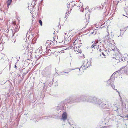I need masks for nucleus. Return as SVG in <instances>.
<instances>
[{
	"label": "nucleus",
	"mask_w": 128,
	"mask_h": 128,
	"mask_svg": "<svg viewBox=\"0 0 128 128\" xmlns=\"http://www.w3.org/2000/svg\"><path fill=\"white\" fill-rule=\"evenodd\" d=\"M111 104L109 103L108 100L103 101L101 105L100 108L102 109H107L110 108Z\"/></svg>",
	"instance_id": "nucleus-1"
},
{
	"label": "nucleus",
	"mask_w": 128,
	"mask_h": 128,
	"mask_svg": "<svg viewBox=\"0 0 128 128\" xmlns=\"http://www.w3.org/2000/svg\"><path fill=\"white\" fill-rule=\"evenodd\" d=\"M78 99H74L73 97H70L66 99H65L64 101L66 103H72L75 102H78L79 100Z\"/></svg>",
	"instance_id": "nucleus-2"
},
{
	"label": "nucleus",
	"mask_w": 128,
	"mask_h": 128,
	"mask_svg": "<svg viewBox=\"0 0 128 128\" xmlns=\"http://www.w3.org/2000/svg\"><path fill=\"white\" fill-rule=\"evenodd\" d=\"M66 102L64 100L60 102L57 106L56 109L58 110H64V108Z\"/></svg>",
	"instance_id": "nucleus-3"
},
{
	"label": "nucleus",
	"mask_w": 128,
	"mask_h": 128,
	"mask_svg": "<svg viewBox=\"0 0 128 128\" xmlns=\"http://www.w3.org/2000/svg\"><path fill=\"white\" fill-rule=\"evenodd\" d=\"M114 78H110L108 81L107 82V83L108 84V86L109 85H110L112 87V88L114 90V88H115L114 86Z\"/></svg>",
	"instance_id": "nucleus-4"
},
{
	"label": "nucleus",
	"mask_w": 128,
	"mask_h": 128,
	"mask_svg": "<svg viewBox=\"0 0 128 128\" xmlns=\"http://www.w3.org/2000/svg\"><path fill=\"white\" fill-rule=\"evenodd\" d=\"M96 98L95 96H90L88 97L87 98V102L95 104Z\"/></svg>",
	"instance_id": "nucleus-5"
},
{
	"label": "nucleus",
	"mask_w": 128,
	"mask_h": 128,
	"mask_svg": "<svg viewBox=\"0 0 128 128\" xmlns=\"http://www.w3.org/2000/svg\"><path fill=\"white\" fill-rule=\"evenodd\" d=\"M88 97L84 95H82L80 96L79 98H76V99H79V101L78 102L80 101L85 102H87V98Z\"/></svg>",
	"instance_id": "nucleus-6"
},
{
	"label": "nucleus",
	"mask_w": 128,
	"mask_h": 128,
	"mask_svg": "<svg viewBox=\"0 0 128 128\" xmlns=\"http://www.w3.org/2000/svg\"><path fill=\"white\" fill-rule=\"evenodd\" d=\"M51 67L50 66H48L44 70V71L45 72H46L47 75H44L45 77L48 76L50 74Z\"/></svg>",
	"instance_id": "nucleus-7"
},
{
	"label": "nucleus",
	"mask_w": 128,
	"mask_h": 128,
	"mask_svg": "<svg viewBox=\"0 0 128 128\" xmlns=\"http://www.w3.org/2000/svg\"><path fill=\"white\" fill-rule=\"evenodd\" d=\"M86 62V63H85V62L83 64L80 68V69H79L80 70L82 69V70H85L87 68H88V66L87 65L88 63V61H87Z\"/></svg>",
	"instance_id": "nucleus-8"
},
{
	"label": "nucleus",
	"mask_w": 128,
	"mask_h": 128,
	"mask_svg": "<svg viewBox=\"0 0 128 128\" xmlns=\"http://www.w3.org/2000/svg\"><path fill=\"white\" fill-rule=\"evenodd\" d=\"M103 102V101L101 99L96 98L95 104L98 105L99 106L100 108L101 105L102 104Z\"/></svg>",
	"instance_id": "nucleus-9"
},
{
	"label": "nucleus",
	"mask_w": 128,
	"mask_h": 128,
	"mask_svg": "<svg viewBox=\"0 0 128 128\" xmlns=\"http://www.w3.org/2000/svg\"><path fill=\"white\" fill-rule=\"evenodd\" d=\"M98 48L99 49L100 52H101V51H102V52L104 51L105 52H107L106 48L104 47V45H102V46H100L98 45Z\"/></svg>",
	"instance_id": "nucleus-10"
},
{
	"label": "nucleus",
	"mask_w": 128,
	"mask_h": 128,
	"mask_svg": "<svg viewBox=\"0 0 128 128\" xmlns=\"http://www.w3.org/2000/svg\"><path fill=\"white\" fill-rule=\"evenodd\" d=\"M67 114L66 112H64L62 115V119L64 120H66L67 118Z\"/></svg>",
	"instance_id": "nucleus-11"
},
{
	"label": "nucleus",
	"mask_w": 128,
	"mask_h": 128,
	"mask_svg": "<svg viewBox=\"0 0 128 128\" xmlns=\"http://www.w3.org/2000/svg\"><path fill=\"white\" fill-rule=\"evenodd\" d=\"M18 29L16 27L12 31V33H13V34L12 36V38H14L13 37L14 34L17 31H18Z\"/></svg>",
	"instance_id": "nucleus-12"
},
{
	"label": "nucleus",
	"mask_w": 128,
	"mask_h": 128,
	"mask_svg": "<svg viewBox=\"0 0 128 128\" xmlns=\"http://www.w3.org/2000/svg\"><path fill=\"white\" fill-rule=\"evenodd\" d=\"M46 53L45 54H46L47 55H48V56H49L52 53V52H51V50L50 49H48L47 50H46Z\"/></svg>",
	"instance_id": "nucleus-13"
},
{
	"label": "nucleus",
	"mask_w": 128,
	"mask_h": 128,
	"mask_svg": "<svg viewBox=\"0 0 128 128\" xmlns=\"http://www.w3.org/2000/svg\"><path fill=\"white\" fill-rule=\"evenodd\" d=\"M12 0H8L7 2V7L8 8L9 6L12 2Z\"/></svg>",
	"instance_id": "nucleus-14"
},
{
	"label": "nucleus",
	"mask_w": 128,
	"mask_h": 128,
	"mask_svg": "<svg viewBox=\"0 0 128 128\" xmlns=\"http://www.w3.org/2000/svg\"><path fill=\"white\" fill-rule=\"evenodd\" d=\"M106 113L107 116H108V115L112 114V112L109 111H107L106 112Z\"/></svg>",
	"instance_id": "nucleus-15"
},
{
	"label": "nucleus",
	"mask_w": 128,
	"mask_h": 128,
	"mask_svg": "<svg viewBox=\"0 0 128 128\" xmlns=\"http://www.w3.org/2000/svg\"><path fill=\"white\" fill-rule=\"evenodd\" d=\"M109 36H108V35L106 36H105L106 39L105 38H104V40L105 42V41H106V40L107 42H108V40H109Z\"/></svg>",
	"instance_id": "nucleus-16"
},
{
	"label": "nucleus",
	"mask_w": 128,
	"mask_h": 128,
	"mask_svg": "<svg viewBox=\"0 0 128 128\" xmlns=\"http://www.w3.org/2000/svg\"><path fill=\"white\" fill-rule=\"evenodd\" d=\"M89 19L88 20L87 19H86L84 20V22H86V25H87L89 23Z\"/></svg>",
	"instance_id": "nucleus-17"
},
{
	"label": "nucleus",
	"mask_w": 128,
	"mask_h": 128,
	"mask_svg": "<svg viewBox=\"0 0 128 128\" xmlns=\"http://www.w3.org/2000/svg\"><path fill=\"white\" fill-rule=\"evenodd\" d=\"M51 40H48L46 41V43L45 44V45H48V44L51 42Z\"/></svg>",
	"instance_id": "nucleus-18"
},
{
	"label": "nucleus",
	"mask_w": 128,
	"mask_h": 128,
	"mask_svg": "<svg viewBox=\"0 0 128 128\" xmlns=\"http://www.w3.org/2000/svg\"><path fill=\"white\" fill-rule=\"evenodd\" d=\"M38 22L40 24V25L42 26V20H40L38 21Z\"/></svg>",
	"instance_id": "nucleus-19"
},
{
	"label": "nucleus",
	"mask_w": 128,
	"mask_h": 128,
	"mask_svg": "<svg viewBox=\"0 0 128 128\" xmlns=\"http://www.w3.org/2000/svg\"><path fill=\"white\" fill-rule=\"evenodd\" d=\"M52 116H46L45 117L46 118H44L46 119H48V118H51L52 117Z\"/></svg>",
	"instance_id": "nucleus-20"
},
{
	"label": "nucleus",
	"mask_w": 128,
	"mask_h": 128,
	"mask_svg": "<svg viewBox=\"0 0 128 128\" xmlns=\"http://www.w3.org/2000/svg\"><path fill=\"white\" fill-rule=\"evenodd\" d=\"M67 73V74H68V72H61L60 73V75H64V73Z\"/></svg>",
	"instance_id": "nucleus-21"
},
{
	"label": "nucleus",
	"mask_w": 128,
	"mask_h": 128,
	"mask_svg": "<svg viewBox=\"0 0 128 128\" xmlns=\"http://www.w3.org/2000/svg\"><path fill=\"white\" fill-rule=\"evenodd\" d=\"M52 44L51 42H50V43H49L48 44V45H46V46H49L50 47L51 46V44Z\"/></svg>",
	"instance_id": "nucleus-22"
},
{
	"label": "nucleus",
	"mask_w": 128,
	"mask_h": 128,
	"mask_svg": "<svg viewBox=\"0 0 128 128\" xmlns=\"http://www.w3.org/2000/svg\"><path fill=\"white\" fill-rule=\"evenodd\" d=\"M96 33V31L94 30L93 32H92V34H95Z\"/></svg>",
	"instance_id": "nucleus-23"
},
{
	"label": "nucleus",
	"mask_w": 128,
	"mask_h": 128,
	"mask_svg": "<svg viewBox=\"0 0 128 128\" xmlns=\"http://www.w3.org/2000/svg\"><path fill=\"white\" fill-rule=\"evenodd\" d=\"M34 20H32V24L33 25V26H34V25L35 24V23H34Z\"/></svg>",
	"instance_id": "nucleus-24"
},
{
	"label": "nucleus",
	"mask_w": 128,
	"mask_h": 128,
	"mask_svg": "<svg viewBox=\"0 0 128 128\" xmlns=\"http://www.w3.org/2000/svg\"><path fill=\"white\" fill-rule=\"evenodd\" d=\"M122 69V68H120V69L118 70V71H116V72H114L113 74H116V73L117 72H118V71H120V70H121Z\"/></svg>",
	"instance_id": "nucleus-25"
},
{
	"label": "nucleus",
	"mask_w": 128,
	"mask_h": 128,
	"mask_svg": "<svg viewBox=\"0 0 128 128\" xmlns=\"http://www.w3.org/2000/svg\"><path fill=\"white\" fill-rule=\"evenodd\" d=\"M106 52H104V51H103V52H102V55L103 56H105V54L104 53H106Z\"/></svg>",
	"instance_id": "nucleus-26"
},
{
	"label": "nucleus",
	"mask_w": 128,
	"mask_h": 128,
	"mask_svg": "<svg viewBox=\"0 0 128 128\" xmlns=\"http://www.w3.org/2000/svg\"><path fill=\"white\" fill-rule=\"evenodd\" d=\"M43 72H44V74H43V76H44V75H47V74H46V73H47V72H46V73H45V72H44V70H43Z\"/></svg>",
	"instance_id": "nucleus-27"
},
{
	"label": "nucleus",
	"mask_w": 128,
	"mask_h": 128,
	"mask_svg": "<svg viewBox=\"0 0 128 128\" xmlns=\"http://www.w3.org/2000/svg\"><path fill=\"white\" fill-rule=\"evenodd\" d=\"M68 14V12H66V14H65V18L67 16V14Z\"/></svg>",
	"instance_id": "nucleus-28"
},
{
	"label": "nucleus",
	"mask_w": 128,
	"mask_h": 128,
	"mask_svg": "<svg viewBox=\"0 0 128 128\" xmlns=\"http://www.w3.org/2000/svg\"><path fill=\"white\" fill-rule=\"evenodd\" d=\"M36 0H34L33 1V2H34V6H35L36 4Z\"/></svg>",
	"instance_id": "nucleus-29"
},
{
	"label": "nucleus",
	"mask_w": 128,
	"mask_h": 128,
	"mask_svg": "<svg viewBox=\"0 0 128 128\" xmlns=\"http://www.w3.org/2000/svg\"><path fill=\"white\" fill-rule=\"evenodd\" d=\"M95 45L92 44L91 46V48H95Z\"/></svg>",
	"instance_id": "nucleus-30"
},
{
	"label": "nucleus",
	"mask_w": 128,
	"mask_h": 128,
	"mask_svg": "<svg viewBox=\"0 0 128 128\" xmlns=\"http://www.w3.org/2000/svg\"><path fill=\"white\" fill-rule=\"evenodd\" d=\"M76 40L74 41V42H73V44L74 45H77L78 44L77 43V44H76L75 43L76 42Z\"/></svg>",
	"instance_id": "nucleus-31"
},
{
	"label": "nucleus",
	"mask_w": 128,
	"mask_h": 128,
	"mask_svg": "<svg viewBox=\"0 0 128 128\" xmlns=\"http://www.w3.org/2000/svg\"><path fill=\"white\" fill-rule=\"evenodd\" d=\"M98 40L97 41H95L94 42H95V43L96 44H97L98 43Z\"/></svg>",
	"instance_id": "nucleus-32"
},
{
	"label": "nucleus",
	"mask_w": 128,
	"mask_h": 128,
	"mask_svg": "<svg viewBox=\"0 0 128 128\" xmlns=\"http://www.w3.org/2000/svg\"><path fill=\"white\" fill-rule=\"evenodd\" d=\"M98 40L97 41H95L94 42H95V43L96 44H97L98 43Z\"/></svg>",
	"instance_id": "nucleus-33"
},
{
	"label": "nucleus",
	"mask_w": 128,
	"mask_h": 128,
	"mask_svg": "<svg viewBox=\"0 0 128 128\" xmlns=\"http://www.w3.org/2000/svg\"><path fill=\"white\" fill-rule=\"evenodd\" d=\"M116 92H118V93L119 95V96H120V92H119L118 91V90H117V89H116Z\"/></svg>",
	"instance_id": "nucleus-34"
},
{
	"label": "nucleus",
	"mask_w": 128,
	"mask_h": 128,
	"mask_svg": "<svg viewBox=\"0 0 128 128\" xmlns=\"http://www.w3.org/2000/svg\"><path fill=\"white\" fill-rule=\"evenodd\" d=\"M93 45H95V46H96V44L95 43V42H94V44H93Z\"/></svg>",
	"instance_id": "nucleus-35"
},
{
	"label": "nucleus",
	"mask_w": 128,
	"mask_h": 128,
	"mask_svg": "<svg viewBox=\"0 0 128 128\" xmlns=\"http://www.w3.org/2000/svg\"><path fill=\"white\" fill-rule=\"evenodd\" d=\"M106 126H104V127L103 126L102 127L100 128H106Z\"/></svg>",
	"instance_id": "nucleus-36"
},
{
	"label": "nucleus",
	"mask_w": 128,
	"mask_h": 128,
	"mask_svg": "<svg viewBox=\"0 0 128 128\" xmlns=\"http://www.w3.org/2000/svg\"><path fill=\"white\" fill-rule=\"evenodd\" d=\"M14 67L16 68V64L14 65Z\"/></svg>",
	"instance_id": "nucleus-37"
},
{
	"label": "nucleus",
	"mask_w": 128,
	"mask_h": 128,
	"mask_svg": "<svg viewBox=\"0 0 128 128\" xmlns=\"http://www.w3.org/2000/svg\"><path fill=\"white\" fill-rule=\"evenodd\" d=\"M26 50H27L28 51V48L27 47L26 48Z\"/></svg>",
	"instance_id": "nucleus-38"
},
{
	"label": "nucleus",
	"mask_w": 128,
	"mask_h": 128,
	"mask_svg": "<svg viewBox=\"0 0 128 128\" xmlns=\"http://www.w3.org/2000/svg\"><path fill=\"white\" fill-rule=\"evenodd\" d=\"M126 118H128V114H127V115L126 116Z\"/></svg>",
	"instance_id": "nucleus-39"
},
{
	"label": "nucleus",
	"mask_w": 128,
	"mask_h": 128,
	"mask_svg": "<svg viewBox=\"0 0 128 128\" xmlns=\"http://www.w3.org/2000/svg\"><path fill=\"white\" fill-rule=\"evenodd\" d=\"M16 39H15V40H14V42H16Z\"/></svg>",
	"instance_id": "nucleus-40"
},
{
	"label": "nucleus",
	"mask_w": 128,
	"mask_h": 128,
	"mask_svg": "<svg viewBox=\"0 0 128 128\" xmlns=\"http://www.w3.org/2000/svg\"><path fill=\"white\" fill-rule=\"evenodd\" d=\"M64 34L65 35H66V33H65Z\"/></svg>",
	"instance_id": "nucleus-41"
},
{
	"label": "nucleus",
	"mask_w": 128,
	"mask_h": 128,
	"mask_svg": "<svg viewBox=\"0 0 128 128\" xmlns=\"http://www.w3.org/2000/svg\"><path fill=\"white\" fill-rule=\"evenodd\" d=\"M121 60H122V61H123V59H122V58H121Z\"/></svg>",
	"instance_id": "nucleus-42"
},
{
	"label": "nucleus",
	"mask_w": 128,
	"mask_h": 128,
	"mask_svg": "<svg viewBox=\"0 0 128 128\" xmlns=\"http://www.w3.org/2000/svg\"><path fill=\"white\" fill-rule=\"evenodd\" d=\"M100 52V53H102V51H101V52Z\"/></svg>",
	"instance_id": "nucleus-43"
},
{
	"label": "nucleus",
	"mask_w": 128,
	"mask_h": 128,
	"mask_svg": "<svg viewBox=\"0 0 128 128\" xmlns=\"http://www.w3.org/2000/svg\"><path fill=\"white\" fill-rule=\"evenodd\" d=\"M122 15L123 16H125L124 14H122Z\"/></svg>",
	"instance_id": "nucleus-44"
},
{
	"label": "nucleus",
	"mask_w": 128,
	"mask_h": 128,
	"mask_svg": "<svg viewBox=\"0 0 128 128\" xmlns=\"http://www.w3.org/2000/svg\"><path fill=\"white\" fill-rule=\"evenodd\" d=\"M45 83H44V84H45Z\"/></svg>",
	"instance_id": "nucleus-45"
},
{
	"label": "nucleus",
	"mask_w": 128,
	"mask_h": 128,
	"mask_svg": "<svg viewBox=\"0 0 128 128\" xmlns=\"http://www.w3.org/2000/svg\"><path fill=\"white\" fill-rule=\"evenodd\" d=\"M112 76H111V78H112Z\"/></svg>",
	"instance_id": "nucleus-46"
},
{
	"label": "nucleus",
	"mask_w": 128,
	"mask_h": 128,
	"mask_svg": "<svg viewBox=\"0 0 128 128\" xmlns=\"http://www.w3.org/2000/svg\"><path fill=\"white\" fill-rule=\"evenodd\" d=\"M118 108H117V109H116V110H118Z\"/></svg>",
	"instance_id": "nucleus-47"
},
{
	"label": "nucleus",
	"mask_w": 128,
	"mask_h": 128,
	"mask_svg": "<svg viewBox=\"0 0 128 128\" xmlns=\"http://www.w3.org/2000/svg\"><path fill=\"white\" fill-rule=\"evenodd\" d=\"M76 48H77V46H76Z\"/></svg>",
	"instance_id": "nucleus-48"
}]
</instances>
